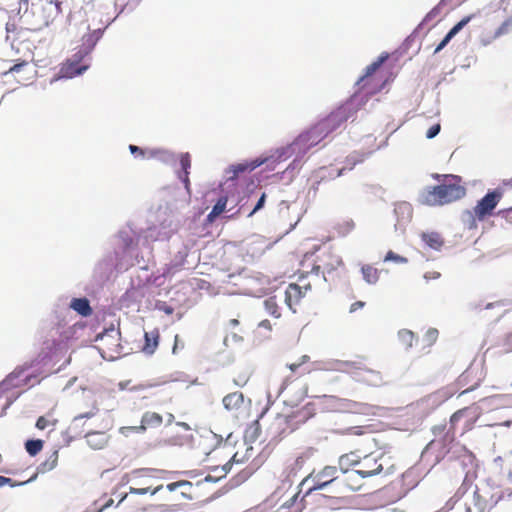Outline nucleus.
I'll return each mask as SVG.
<instances>
[{
	"label": "nucleus",
	"mask_w": 512,
	"mask_h": 512,
	"mask_svg": "<svg viewBox=\"0 0 512 512\" xmlns=\"http://www.w3.org/2000/svg\"><path fill=\"white\" fill-rule=\"evenodd\" d=\"M387 53L381 54L376 61L367 66L365 74L359 79L358 84L364 89L368 87L372 81L373 74L381 67V65L388 59Z\"/></svg>",
	"instance_id": "aec40b11"
},
{
	"label": "nucleus",
	"mask_w": 512,
	"mask_h": 512,
	"mask_svg": "<svg viewBox=\"0 0 512 512\" xmlns=\"http://www.w3.org/2000/svg\"><path fill=\"white\" fill-rule=\"evenodd\" d=\"M361 456L356 451H350L341 455L338 459V470L343 474L349 473L353 467L360 466Z\"/></svg>",
	"instance_id": "6ab92c4d"
},
{
	"label": "nucleus",
	"mask_w": 512,
	"mask_h": 512,
	"mask_svg": "<svg viewBox=\"0 0 512 512\" xmlns=\"http://www.w3.org/2000/svg\"><path fill=\"white\" fill-rule=\"evenodd\" d=\"M35 362H36V361H35V360H33V361L29 362V363H28V362H27V363H24L22 366H19V367L15 370V372H17V373H18V375H20V374H21V373H23L24 371H26V370H28V369L32 368V367L34 366V363H35Z\"/></svg>",
	"instance_id": "5fc2aeb1"
},
{
	"label": "nucleus",
	"mask_w": 512,
	"mask_h": 512,
	"mask_svg": "<svg viewBox=\"0 0 512 512\" xmlns=\"http://www.w3.org/2000/svg\"><path fill=\"white\" fill-rule=\"evenodd\" d=\"M396 470L394 458L386 451L376 455L375 452L365 454L360 461L356 473L361 478H369L376 475H390Z\"/></svg>",
	"instance_id": "20e7f679"
},
{
	"label": "nucleus",
	"mask_w": 512,
	"mask_h": 512,
	"mask_svg": "<svg viewBox=\"0 0 512 512\" xmlns=\"http://www.w3.org/2000/svg\"><path fill=\"white\" fill-rule=\"evenodd\" d=\"M253 456V448L252 447H246L245 452L242 453L239 450H237L231 457V459L225 463L222 468V476H225L231 469V465L233 463L240 464L248 461Z\"/></svg>",
	"instance_id": "4be33fe9"
},
{
	"label": "nucleus",
	"mask_w": 512,
	"mask_h": 512,
	"mask_svg": "<svg viewBox=\"0 0 512 512\" xmlns=\"http://www.w3.org/2000/svg\"><path fill=\"white\" fill-rule=\"evenodd\" d=\"M298 284L302 286V291L305 292V294L311 289V283L306 281V277H300Z\"/></svg>",
	"instance_id": "6e6d98bb"
},
{
	"label": "nucleus",
	"mask_w": 512,
	"mask_h": 512,
	"mask_svg": "<svg viewBox=\"0 0 512 512\" xmlns=\"http://www.w3.org/2000/svg\"><path fill=\"white\" fill-rule=\"evenodd\" d=\"M421 238L428 247L434 250H439L443 245L441 236L436 232L423 233Z\"/></svg>",
	"instance_id": "7c9ffc66"
},
{
	"label": "nucleus",
	"mask_w": 512,
	"mask_h": 512,
	"mask_svg": "<svg viewBox=\"0 0 512 512\" xmlns=\"http://www.w3.org/2000/svg\"><path fill=\"white\" fill-rule=\"evenodd\" d=\"M224 407L229 411H238L244 404V395L236 391L226 395L223 400Z\"/></svg>",
	"instance_id": "a878e982"
},
{
	"label": "nucleus",
	"mask_w": 512,
	"mask_h": 512,
	"mask_svg": "<svg viewBox=\"0 0 512 512\" xmlns=\"http://www.w3.org/2000/svg\"><path fill=\"white\" fill-rule=\"evenodd\" d=\"M438 334L439 333H438L437 329L430 328L427 330V332L424 336V341L427 343L428 346H431L437 341Z\"/></svg>",
	"instance_id": "49530a36"
},
{
	"label": "nucleus",
	"mask_w": 512,
	"mask_h": 512,
	"mask_svg": "<svg viewBox=\"0 0 512 512\" xmlns=\"http://www.w3.org/2000/svg\"><path fill=\"white\" fill-rule=\"evenodd\" d=\"M226 205L227 197H220L216 204L213 206L211 212L207 215V221L210 223L214 222L215 219L225 211Z\"/></svg>",
	"instance_id": "473e14b6"
},
{
	"label": "nucleus",
	"mask_w": 512,
	"mask_h": 512,
	"mask_svg": "<svg viewBox=\"0 0 512 512\" xmlns=\"http://www.w3.org/2000/svg\"><path fill=\"white\" fill-rule=\"evenodd\" d=\"M168 492L172 494V500L176 502L175 505H181L183 501L192 499L191 492L193 485L189 481H177L166 485Z\"/></svg>",
	"instance_id": "ddd939ff"
},
{
	"label": "nucleus",
	"mask_w": 512,
	"mask_h": 512,
	"mask_svg": "<svg viewBox=\"0 0 512 512\" xmlns=\"http://www.w3.org/2000/svg\"><path fill=\"white\" fill-rule=\"evenodd\" d=\"M504 497L505 492L498 488L489 485L477 488L473 494L474 507H468L467 512H490Z\"/></svg>",
	"instance_id": "423d86ee"
},
{
	"label": "nucleus",
	"mask_w": 512,
	"mask_h": 512,
	"mask_svg": "<svg viewBox=\"0 0 512 512\" xmlns=\"http://www.w3.org/2000/svg\"><path fill=\"white\" fill-rule=\"evenodd\" d=\"M441 130V125L439 123L437 124H434L433 126H431L428 130H427V133H426V137L428 139H432L434 138L435 136L438 135V133L440 132Z\"/></svg>",
	"instance_id": "8fccbe9b"
},
{
	"label": "nucleus",
	"mask_w": 512,
	"mask_h": 512,
	"mask_svg": "<svg viewBox=\"0 0 512 512\" xmlns=\"http://www.w3.org/2000/svg\"><path fill=\"white\" fill-rule=\"evenodd\" d=\"M398 338L405 349L411 348L416 340L415 334L408 329L400 330L398 332Z\"/></svg>",
	"instance_id": "e433bc0d"
},
{
	"label": "nucleus",
	"mask_w": 512,
	"mask_h": 512,
	"mask_svg": "<svg viewBox=\"0 0 512 512\" xmlns=\"http://www.w3.org/2000/svg\"><path fill=\"white\" fill-rule=\"evenodd\" d=\"M250 379V373L246 370L239 371L238 374L233 378L235 385L239 387L245 386Z\"/></svg>",
	"instance_id": "37998d69"
},
{
	"label": "nucleus",
	"mask_w": 512,
	"mask_h": 512,
	"mask_svg": "<svg viewBox=\"0 0 512 512\" xmlns=\"http://www.w3.org/2000/svg\"><path fill=\"white\" fill-rule=\"evenodd\" d=\"M292 424L295 425V430L303 423L308 421L310 418H312L315 414V407L312 403H307L306 405L302 406L301 408H298L295 411H292L291 413H288Z\"/></svg>",
	"instance_id": "a211bd4d"
},
{
	"label": "nucleus",
	"mask_w": 512,
	"mask_h": 512,
	"mask_svg": "<svg viewBox=\"0 0 512 512\" xmlns=\"http://www.w3.org/2000/svg\"><path fill=\"white\" fill-rule=\"evenodd\" d=\"M28 481H24V482H20V483H16L13 479L11 478H8V477H5V476H0V488L1 487H4L6 485L10 486V487H15L17 485H23L25 483H27Z\"/></svg>",
	"instance_id": "09e8293b"
},
{
	"label": "nucleus",
	"mask_w": 512,
	"mask_h": 512,
	"mask_svg": "<svg viewBox=\"0 0 512 512\" xmlns=\"http://www.w3.org/2000/svg\"><path fill=\"white\" fill-rule=\"evenodd\" d=\"M100 31L94 30L90 33L85 34L82 37V45L78 49V53L83 55L84 57L88 56L91 51L94 49L97 41L100 39Z\"/></svg>",
	"instance_id": "5701e85b"
},
{
	"label": "nucleus",
	"mask_w": 512,
	"mask_h": 512,
	"mask_svg": "<svg viewBox=\"0 0 512 512\" xmlns=\"http://www.w3.org/2000/svg\"><path fill=\"white\" fill-rule=\"evenodd\" d=\"M498 214L503 217L508 224L512 225V207L504 210H500Z\"/></svg>",
	"instance_id": "3c124183"
},
{
	"label": "nucleus",
	"mask_w": 512,
	"mask_h": 512,
	"mask_svg": "<svg viewBox=\"0 0 512 512\" xmlns=\"http://www.w3.org/2000/svg\"><path fill=\"white\" fill-rule=\"evenodd\" d=\"M341 266H343V261L340 256L331 251H325L318 257L317 263L313 265L310 273L318 277L321 272L326 280L325 274H331Z\"/></svg>",
	"instance_id": "6e6552de"
},
{
	"label": "nucleus",
	"mask_w": 512,
	"mask_h": 512,
	"mask_svg": "<svg viewBox=\"0 0 512 512\" xmlns=\"http://www.w3.org/2000/svg\"><path fill=\"white\" fill-rule=\"evenodd\" d=\"M384 261H393L398 264H405L408 262V259L406 257L400 256L393 251H388L387 254L384 257Z\"/></svg>",
	"instance_id": "a18cd8bd"
},
{
	"label": "nucleus",
	"mask_w": 512,
	"mask_h": 512,
	"mask_svg": "<svg viewBox=\"0 0 512 512\" xmlns=\"http://www.w3.org/2000/svg\"><path fill=\"white\" fill-rule=\"evenodd\" d=\"M85 57L78 52H75L70 58L63 62L59 69V77L61 78H73L81 75L88 68L89 64H82Z\"/></svg>",
	"instance_id": "1a4fd4ad"
},
{
	"label": "nucleus",
	"mask_w": 512,
	"mask_h": 512,
	"mask_svg": "<svg viewBox=\"0 0 512 512\" xmlns=\"http://www.w3.org/2000/svg\"><path fill=\"white\" fill-rule=\"evenodd\" d=\"M265 199H266V194L262 193V195L259 198L257 204L255 205L253 210L248 214L249 217L252 216L254 213H256L258 210H260L264 206Z\"/></svg>",
	"instance_id": "603ef678"
},
{
	"label": "nucleus",
	"mask_w": 512,
	"mask_h": 512,
	"mask_svg": "<svg viewBox=\"0 0 512 512\" xmlns=\"http://www.w3.org/2000/svg\"><path fill=\"white\" fill-rule=\"evenodd\" d=\"M255 167H256V165H249V164H243V163L234 165L229 169V172H232V174H233L232 176H230V179H235L240 173H243L248 170L251 171Z\"/></svg>",
	"instance_id": "79ce46f5"
},
{
	"label": "nucleus",
	"mask_w": 512,
	"mask_h": 512,
	"mask_svg": "<svg viewBox=\"0 0 512 512\" xmlns=\"http://www.w3.org/2000/svg\"><path fill=\"white\" fill-rule=\"evenodd\" d=\"M259 327L265 328L267 330H271V323L269 320H263L259 323Z\"/></svg>",
	"instance_id": "0e129e2a"
},
{
	"label": "nucleus",
	"mask_w": 512,
	"mask_h": 512,
	"mask_svg": "<svg viewBox=\"0 0 512 512\" xmlns=\"http://www.w3.org/2000/svg\"><path fill=\"white\" fill-rule=\"evenodd\" d=\"M337 482H339V475L336 466L327 465L320 470H313L299 484L301 490H304L300 503L314 491L322 490L331 484H337ZM303 507V504H299L296 512H301Z\"/></svg>",
	"instance_id": "7ed1b4c3"
},
{
	"label": "nucleus",
	"mask_w": 512,
	"mask_h": 512,
	"mask_svg": "<svg viewBox=\"0 0 512 512\" xmlns=\"http://www.w3.org/2000/svg\"><path fill=\"white\" fill-rule=\"evenodd\" d=\"M5 91L4 82L0 79V100L4 97Z\"/></svg>",
	"instance_id": "774afa93"
},
{
	"label": "nucleus",
	"mask_w": 512,
	"mask_h": 512,
	"mask_svg": "<svg viewBox=\"0 0 512 512\" xmlns=\"http://www.w3.org/2000/svg\"><path fill=\"white\" fill-rule=\"evenodd\" d=\"M439 13L438 7L433 8L425 17V21H430L434 19Z\"/></svg>",
	"instance_id": "bf43d9fd"
},
{
	"label": "nucleus",
	"mask_w": 512,
	"mask_h": 512,
	"mask_svg": "<svg viewBox=\"0 0 512 512\" xmlns=\"http://www.w3.org/2000/svg\"><path fill=\"white\" fill-rule=\"evenodd\" d=\"M363 279L368 284H376L380 277V271L370 264H365L361 267Z\"/></svg>",
	"instance_id": "cd10ccee"
},
{
	"label": "nucleus",
	"mask_w": 512,
	"mask_h": 512,
	"mask_svg": "<svg viewBox=\"0 0 512 512\" xmlns=\"http://www.w3.org/2000/svg\"><path fill=\"white\" fill-rule=\"evenodd\" d=\"M87 443L94 449H101L107 443V437L101 432H92L86 435Z\"/></svg>",
	"instance_id": "c85d7f7f"
},
{
	"label": "nucleus",
	"mask_w": 512,
	"mask_h": 512,
	"mask_svg": "<svg viewBox=\"0 0 512 512\" xmlns=\"http://www.w3.org/2000/svg\"><path fill=\"white\" fill-rule=\"evenodd\" d=\"M71 307L82 316H89L92 313L89 301L86 298H75Z\"/></svg>",
	"instance_id": "2f4dec72"
},
{
	"label": "nucleus",
	"mask_w": 512,
	"mask_h": 512,
	"mask_svg": "<svg viewBox=\"0 0 512 512\" xmlns=\"http://www.w3.org/2000/svg\"><path fill=\"white\" fill-rule=\"evenodd\" d=\"M163 423V416L157 412L147 411L141 418V423L137 427H133L136 432H144L147 429L158 428Z\"/></svg>",
	"instance_id": "dca6fc26"
},
{
	"label": "nucleus",
	"mask_w": 512,
	"mask_h": 512,
	"mask_svg": "<svg viewBox=\"0 0 512 512\" xmlns=\"http://www.w3.org/2000/svg\"><path fill=\"white\" fill-rule=\"evenodd\" d=\"M58 462V452H53L49 458L41 464V471L46 472L54 469Z\"/></svg>",
	"instance_id": "a19ab883"
},
{
	"label": "nucleus",
	"mask_w": 512,
	"mask_h": 512,
	"mask_svg": "<svg viewBox=\"0 0 512 512\" xmlns=\"http://www.w3.org/2000/svg\"><path fill=\"white\" fill-rule=\"evenodd\" d=\"M295 431V425L292 424L288 413H279L271 421L269 432L273 439H282Z\"/></svg>",
	"instance_id": "9d476101"
},
{
	"label": "nucleus",
	"mask_w": 512,
	"mask_h": 512,
	"mask_svg": "<svg viewBox=\"0 0 512 512\" xmlns=\"http://www.w3.org/2000/svg\"><path fill=\"white\" fill-rule=\"evenodd\" d=\"M325 403L338 412L360 414L366 416L380 415L382 410L381 407L376 405L356 402L349 399H342L335 396H325Z\"/></svg>",
	"instance_id": "39448f33"
},
{
	"label": "nucleus",
	"mask_w": 512,
	"mask_h": 512,
	"mask_svg": "<svg viewBox=\"0 0 512 512\" xmlns=\"http://www.w3.org/2000/svg\"><path fill=\"white\" fill-rule=\"evenodd\" d=\"M310 361V357L308 355H303L298 362L288 364V368L293 373H297L299 376L305 375L309 373L308 367L306 364Z\"/></svg>",
	"instance_id": "72a5a7b5"
},
{
	"label": "nucleus",
	"mask_w": 512,
	"mask_h": 512,
	"mask_svg": "<svg viewBox=\"0 0 512 512\" xmlns=\"http://www.w3.org/2000/svg\"><path fill=\"white\" fill-rule=\"evenodd\" d=\"M325 138L326 137L324 133L322 132L318 123H316L308 130L299 134L298 137L292 142L290 147H292L294 151L305 153L307 150L316 146Z\"/></svg>",
	"instance_id": "0eeeda50"
},
{
	"label": "nucleus",
	"mask_w": 512,
	"mask_h": 512,
	"mask_svg": "<svg viewBox=\"0 0 512 512\" xmlns=\"http://www.w3.org/2000/svg\"><path fill=\"white\" fill-rule=\"evenodd\" d=\"M346 121L343 111H335L318 122L325 137L337 130Z\"/></svg>",
	"instance_id": "2eb2a0df"
},
{
	"label": "nucleus",
	"mask_w": 512,
	"mask_h": 512,
	"mask_svg": "<svg viewBox=\"0 0 512 512\" xmlns=\"http://www.w3.org/2000/svg\"><path fill=\"white\" fill-rule=\"evenodd\" d=\"M113 503H114V500L112 498L107 499L105 502H103L100 505V508L96 512H102L103 510H105L108 507L112 506Z\"/></svg>",
	"instance_id": "13d9d810"
},
{
	"label": "nucleus",
	"mask_w": 512,
	"mask_h": 512,
	"mask_svg": "<svg viewBox=\"0 0 512 512\" xmlns=\"http://www.w3.org/2000/svg\"><path fill=\"white\" fill-rule=\"evenodd\" d=\"M512 31V16L507 18L494 32L491 40L482 39L481 42L483 45H489L492 40L497 39L503 35H506Z\"/></svg>",
	"instance_id": "c756f323"
},
{
	"label": "nucleus",
	"mask_w": 512,
	"mask_h": 512,
	"mask_svg": "<svg viewBox=\"0 0 512 512\" xmlns=\"http://www.w3.org/2000/svg\"><path fill=\"white\" fill-rule=\"evenodd\" d=\"M303 490H301V488L299 487V491L297 493H295L294 495H292L288 500H286L281 507L283 508H287V509H290L292 507L295 506V504L297 503L298 501V498H299V494L302 492Z\"/></svg>",
	"instance_id": "de8ad7c7"
},
{
	"label": "nucleus",
	"mask_w": 512,
	"mask_h": 512,
	"mask_svg": "<svg viewBox=\"0 0 512 512\" xmlns=\"http://www.w3.org/2000/svg\"><path fill=\"white\" fill-rule=\"evenodd\" d=\"M163 488V486H159V487H156V488H152L151 486H147V487H141V488H135V487H130V493L132 494H147V493H151V494H155L157 491L161 490Z\"/></svg>",
	"instance_id": "c03bdc74"
},
{
	"label": "nucleus",
	"mask_w": 512,
	"mask_h": 512,
	"mask_svg": "<svg viewBox=\"0 0 512 512\" xmlns=\"http://www.w3.org/2000/svg\"><path fill=\"white\" fill-rule=\"evenodd\" d=\"M335 369L350 375L356 382L370 387H380L385 384L382 373L379 370L367 367L362 359L336 361Z\"/></svg>",
	"instance_id": "f03ea898"
},
{
	"label": "nucleus",
	"mask_w": 512,
	"mask_h": 512,
	"mask_svg": "<svg viewBox=\"0 0 512 512\" xmlns=\"http://www.w3.org/2000/svg\"><path fill=\"white\" fill-rule=\"evenodd\" d=\"M159 339H160V332L157 328H155L149 332H145V334H144L145 342L142 347L143 352L146 354H149V355L153 354L158 347Z\"/></svg>",
	"instance_id": "393cba45"
},
{
	"label": "nucleus",
	"mask_w": 512,
	"mask_h": 512,
	"mask_svg": "<svg viewBox=\"0 0 512 512\" xmlns=\"http://www.w3.org/2000/svg\"><path fill=\"white\" fill-rule=\"evenodd\" d=\"M174 415L172 413H167L166 414V422H167V425H170L174 422Z\"/></svg>",
	"instance_id": "69168bd1"
},
{
	"label": "nucleus",
	"mask_w": 512,
	"mask_h": 512,
	"mask_svg": "<svg viewBox=\"0 0 512 512\" xmlns=\"http://www.w3.org/2000/svg\"><path fill=\"white\" fill-rule=\"evenodd\" d=\"M44 442L40 439H30L25 443V449L29 455H37L43 448Z\"/></svg>",
	"instance_id": "58836bf2"
},
{
	"label": "nucleus",
	"mask_w": 512,
	"mask_h": 512,
	"mask_svg": "<svg viewBox=\"0 0 512 512\" xmlns=\"http://www.w3.org/2000/svg\"><path fill=\"white\" fill-rule=\"evenodd\" d=\"M305 295L300 284L290 283L285 290V302L293 312H296L295 307Z\"/></svg>",
	"instance_id": "f3484780"
},
{
	"label": "nucleus",
	"mask_w": 512,
	"mask_h": 512,
	"mask_svg": "<svg viewBox=\"0 0 512 512\" xmlns=\"http://www.w3.org/2000/svg\"><path fill=\"white\" fill-rule=\"evenodd\" d=\"M96 413H97V409H94V410H91L90 412L78 415L77 417H75V419L91 418V417L95 416Z\"/></svg>",
	"instance_id": "680f3d73"
},
{
	"label": "nucleus",
	"mask_w": 512,
	"mask_h": 512,
	"mask_svg": "<svg viewBox=\"0 0 512 512\" xmlns=\"http://www.w3.org/2000/svg\"><path fill=\"white\" fill-rule=\"evenodd\" d=\"M462 419H464V423L461 433L464 434L474 427L478 419V414L471 412L470 408L468 407L462 408L453 413L452 416L450 417V428L451 430H453V432L456 430L458 423Z\"/></svg>",
	"instance_id": "f8f14e48"
},
{
	"label": "nucleus",
	"mask_w": 512,
	"mask_h": 512,
	"mask_svg": "<svg viewBox=\"0 0 512 512\" xmlns=\"http://www.w3.org/2000/svg\"><path fill=\"white\" fill-rule=\"evenodd\" d=\"M426 279H437L440 277V273L438 272H427L424 276Z\"/></svg>",
	"instance_id": "e2e57ef3"
},
{
	"label": "nucleus",
	"mask_w": 512,
	"mask_h": 512,
	"mask_svg": "<svg viewBox=\"0 0 512 512\" xmlns=\"http://www.w3.org/2000/svg\"><path fill=\"white\" fill-rule=\"evenodd\" d=\"M264 307H265L266 312L269 315H271L275 318H279L281 316L280 307H279L276 296L268 297L264 301Z\"/></svg>",
	"instance_id": "c9c22d12"
},
{
	"label": "nucleus",
	"mask_w": 512,
	"mask_h": 512,
	"mask_svg": "<svg viewBox=\"0 0 512 512\" xmlns=\"http://www.w3.org/2000/svg\"><path fill=\"white\" fill-rule=\"evenodd\" d=\"M30 54V51L27 50L26 55H24L23 57L12 59L11 61L14 63L13 66H11L8 71L4 72L3 75L20 72L23 67L29 64Z\"/></svg>",
	"instance_id": "f704fd0d"
},
{
	"label": "nucleus",
	"mask_w": 512,
	"mask_h": 512,
	"mask_svg": "<svg viewBox=\"0 0 512 512\" xmlns=\"http://www.w3.org/2000/svg\"><path fill=\"white\" fill-rule=\"evenodd\" d=\"M180 166L182 172L179 173V178L184 183V186L187 191L190 189V180H189V169L191 168V156L188 152L182 153L180 155Z\"/></svg>",
	"instance_id": "bb28decb"
},
{
	"label": "nucleus",
	"mask_w": 512,
	"mask_h": 512,
	"mask_svg": "<svg viewBox=\"0 0 512 512\" xmlns=\"http://www.w3.org/2000/svg\"><path fill=\"white\" fill-rule=\"evenodd\" d=\"M438 185L425 187L419 200L427 206H444L462 199L466 195V188L462 183V178L457 175H439L433 176Z\"/></svg>",
	"instance_id": "f257e3e1"
},
{
	"label": "nucleus",
	"mask_w": 512,
	"mask_h": 512,
	"mask_svg": "<svg viewBox=\"0 0 512 512\" xmlns=\"http://www.w3.org/2000/svg\"><path fill=\"white\" fill-rule=\"evenodd\" d=\"M335 433L340 435H354V436H362V435H369L370 441L373 443V446L377 449H383L384 445L382 442L373 435L374 433V426L369 425H363V426H350L343 429H335Z\"/></svg>",
	"instance_id": "4468645a"
},
{
	"label": "nucleus",
	"mask_w": 512,
	"mask_h": 512,
	"mask_svg": "<svg viewBox=\"0 0 512 512\" xmlns=\"http://www.w3.org/2000/svg\"><path fill=\"white\" fill-rule=\"evenodd\" d=\"M359 475L354 470L351 473H347L345 477L339 478L337 485L342 488L343 491H358L362 487V483L359 480Z\"/></svg>",
	"instance_id": "b1692460"
},
{
	"label": "nucleus",
	"mask_w": 512,
	"mask_h": 512,
	"mask_svg": "<svg viewBox=\"0 0 512 512\" xmlns=\"http://www.w3.org/2000/svg\"><path fill=\"white\" fill-rule=\"evenodd\" d=\"M129 150L132 154H138L142 157L145 155L144 150L136 145H130Z\"/></svg>",
	"instance_id": "4d7b16f0"
},
{
	"label": "nucleus",
	"mask_w": 512,
	"mask_h": 512,
	"mask_svg": "<svg viewBox=\"0 0 512 512\" xmlns=\"http://www.w3.org/2000/svg\"><path fill=\"white\" fill-rule=\"evenodd\" d=\"M502 194L496 190L488 192L474 207V214L479 220L490 215L500 201Z\"/></svg>",
	"instance_id": "9b49d317"
},
{
	"label": "nucleus",
	"mask_w": 512,
	"mask_h": 512,
	"mask_svg": "<svg viewBox=\"0 0 512 512\" xmlns=\"http://www.w3.org/2000/svg\"><path fill=\"white\" fill-rule=\"evenodd\" d=\"M58 423V420L53 416L52 413H48L45 416H40L36 421V428L39 430H44L48 427H54Z\"/></svg>",
	"instance_id": "4c0bfd02"
},
{
	"label": "nucleus",
	"mask_w": 512,
	"mask_h": 512,
	"mask_svg": "<svg viewBox=\"0 0 512 512\" xmlns=\"http://www.w3.org/2000/svg\"><path fill=\"white\" fill-rule=\"evenodd\" d=\"M365 305H366V303L364 301H360V300L356 301V302L351 304V306L349 308V312L350 313H354L357 310L362 309Z\"/></svg>",
	"instance_id": "864d4df0"
},
{
	"label": "nucleus",
	"mask_w": 512,
	"mask_h": 512,
	"mask_svg": "<svg viewBox=\"0 0 512 512\" xmlns=\"http://www.w3.org/2000/svg\"><path fill=\"white\" fill-rule=\"evenodd\" d=\"M474 18L475 14H470L463 17L457 24H455L450 29V31L446 34L443 40L435 48L434 53L440 52L450 42V40Z\"/></svg>",
	"instance_id": "412c9836"
},
{
	"label": "nucleus",
	"mask_w": 512,
	"mask_h": 512,
	"mask_svg": "<svg viewBox=\"0 0 512 512\" xmlns=\"http://www.w3.org/2000/svg\"><path fill=\"white\" fill-rule=\"evenodd\" d=\"M183 348L184 347V344L180 342V339H179V335H175V338H174V345H173V353L175 354L177 349L178 348Z\"/></svg>",
	"instance_id": "052dcab7"
},
{
	"label": "nucleus",
	"mask_w": 512,
	"mask_h": 512,
	"mask_svg": "<svg viewBox=\"0 0 512 512\" xmlns=\"http://www.w3.org/2000/svg\"><path fill=\"white\" fill-rule=\"evenodd\" d=\"M498 346L503 353L512 352V331L504 335L499 341Z\"/></svg>",
	"instance_id": "ea45409f"
},
{
	"label": "nucleus",
	"mask_w": 512,
	"mask_h": 512,
	"mask_svg": "<svg viewBox=\"0 0 512 512\" xmlns=\"http://www.w3.org/2000/svg\"><path fill=\"white\" fill-rule=\"evenodd\" d=\"M5 91L4 82L0 79V100L4 97Z\"/></svg>",
	"instance_id": "338daca9"
}]
</instances>
